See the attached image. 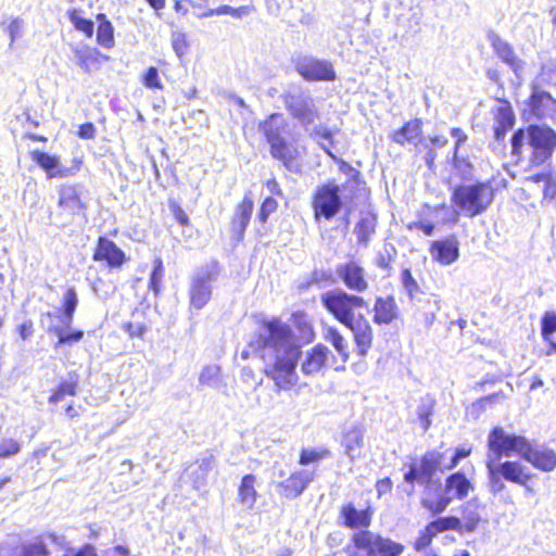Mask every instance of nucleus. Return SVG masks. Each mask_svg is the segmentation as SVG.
Segmentation results:
<instances>
[{
    "label": "nucleus",
    "mask_w": 556,
    "mask_h": 556,
    "mask_svg": "<svg viewBox=\"0 0 556 556\" xmlns=\"http://www.w3.org/2000/svg\"><path fill=\"white\" fill-rule=\"evenodd\" d=\"M249 349L241 352V358L248 359L251 352L260 357L264 374L277 389L290 390L298 383L302 351L290 325L278 317L263 319Z\"/></svg>",
    "instance_id": "f257e3e1"
},
{
    "label": "nucleus",
    "mask_w": 556,
    "mask_h": 556,
    "mask_svg": "<svg viewBox=\"0 0 556 556\" xmlns=\"http://www.w3.org/2000/svg\"><path fill=\"white\" fill-rule=\"evenodd\" d=\"M258 129L269 144L270 155L282 162L288 169H293V162L301 151L296 144L287 140L291 135L287 118L282 114L273 113L260 123Z\"/></svg>",
    "instance_id": "f03ea898"
},
{
    "label": "nucleus",
    "mask_w": 556,
    "mask_h": 556,
    "mask_svg": "<svg viewBox=\"0 0 556 556\" xmlns=\"http://www.w3.org/2000/svg\"><path fill=\"white\" fill-rule=\"evenodd\" d=\"M404 546L369 530H359L345 546L346 556H401Z\"/></svg>",
    "instance_id": "7ed1b4c3"
},
{
    "label": "nucleus",
    "mask_w": 556,
    "mask_h": 556,
    "mask_svg": "<svg viewBox=\"0 0 556 556\" xmlns=\"http://www.w3.org/2000/svg\"><path fill=\"white\" fill-rule=\"evenodd\" d=\"M494 200V190L488 182L459 185L454 188L452 202L468 217L482 214Z\"/></svg>",
    "instance_id": "20e7f679"
},
{
    "label": "nucleus",
    "mask_w": 556,
    "mask_h": 556,
    "mask_svg": "<svg viewBox=\"0 0 556 556\" xmlns=\"http://www.w3.org/2000/svg\"><path fill=\"white\" fill-rule=\"evenodd\" d=\"M320 303L343 326L356 319L358 311L368 308V303L363 296L339 288L324 292L320 295Z\"/></svg>",
    "instance_id": "39448f33"
},
{
    "label": "nucleus",
    "mask_w": 556,
    "mask_h": 556,
    "mask_svg": "<svg viewBox=\"0 0 556 556\" xmlns=\"http://www.w3.org/2000/svg\"><path fill=\"white\" fill-rule=\"evenodd\" d=\"M473 490V484L465 476L458 471L450 475L444 482L442 492L437 496H432L430 492H425L421 498V505L429 510L432 515L443 513L454 500L462 501L466 498L470 491Z\"/></svg>",
    "instance_id": "423d86ee"
},
{
    "label": "nucleus",
    "mask_w": 556,
    "mask_h": 556,
    "mask_svg": "<svg viewBox=\"0 0 556 556\" xmlns=\"http://www.w3.org/2000/svg\"><path fill=\"white\" fill-rule=\"evenodd\" d=\"M529 440L523 435L506 432L502 427H495L488 435L489 452L486 459L501 460L502 457L518 455L523 457Z\"/></svg>",
    "instance_id": "0eeeda50"
},
{
    "label": "nucleus",
    "mask_w": 556,
    "mask_h": 556,
    "mask_svg": "<svg viewBox=\"0 0 556 556\" xmlns=\"http://www.w3.org/2000/svg\"><path fill=\"white\" fill-rule=\"evenodd\" d=\"M218 266L212 262L199 267L192 278L189 289L190 308L202 309L212 296V283L218 277Z\"/></svg>",
    "instance_id": "6e6552de"
},
{
    "label": "nucleus",
    "mask_w": 556,
    "mask_h": 556,
    "mask_svg": "<svg viewBox=\"0 0 556 556\" xmlns=\"http://www.w3.org/2000/svg\"><path fill=\"white\" fill-rule=\"evenodd\" d=\"M340 192L341 188L334 180H329L316 188L312 202L316 220L321 217L329 220L339 213L342 207Z\"/></svg>",
    "instance_id": "1a4fd4ad"
},
{
    "label": "nucleus",
    "mask_w": 556,
    "mask_h": 556,
    "mask_svg": "<svg viewBox=\"0 0 556 556\" xmlns=\"http://www.w3.org/2000/svg\"><path fill=\"white\" fill-rule=\"evenodd\" d=\"M528 144L532 149L533 164L540 165L545 163L556 148V132L547 127L540 125H530L527 128Z\"/></svg>",
    "instance_id": "9d476101"
},
{
    "label": "nucleus",
    "mask_w": 556,
    "mask_h": 556,
    "mask_svg": "<svg viewBox=\"0 0 556 556\" xmlns=\"http://www.w3.org/2000/svg\"><path fill=\"white\" fill-rule=\"evenodd\" d=\"M443 454L437 451L426 453L418 465L414 464L405 473L404 479L408 483L417 482L426 485V492H430V486L433 482V477L438 471H443L445 466L442 467Z\"/></svg>",
    "instance_id": "9b49d317"
},
{
    "label": "nucleus",
    "mask_w": 556,
    "mask_h": 556,
    "mask_svg": "<svg viewBox=\"0 0 556 556\" xmlns=\"http://www.w3.org/2000/svg\"><path fill=\"white\" fill-rule=\"evenodd\" d=\"M298 73L306 80H326L336 79V72L331 62L319 60L313 56H304L296 62Z\"/></svg>",
    "instance_id": "f8f14e48"
},
{
    "label": "nucleus",
    "mask_w": 556,
    "mask_h": 556,
    "mask_svg": "<svg viewBox=\"0 0 556 556\" xmlns=\"http://www.w3.org/2000/svg\"><path fill=\"white\" fill-rule=\"evenodd\" d=\"M336 275L349 290L356 293L365 292L369 287L365 269L354 261L337 265Z\"/></svg>",
    "instance_id": "ddd939ff"
},
{
    "label": "nucleus",
    "mask_w": 556,
    "mask_h": 556,
    "mask_svg": "<svg viewBox=\"0 0 556 556\" xmlns=\"http://www.w3.org/2000/svg\"><path fill=\"white\" fill-rule=\"evenodd\" d=\"M59 206L71 215H85L84 188L79 185H63L59 189Z\"/></svg>",
    "instance_id": "4468645a"
},
{
    "label": "nucleus",
    "mask_w": 556,
    "mask_h": 556,
    "mask_svg": "<svg viewBox=\"0 0 556 556\" xmlns=\"http://www.w3.org/2000/svg\"><path fill=\"white\" fill-rule=\"evenodd\" d=\"M352 332L358 355L366 356L372 345L374 332L368 319L359 313L357 318L345 325Z\"/></svg>",
    "instance_id": "2eb2a0df"
},
{
    "label": "nucleus",
    "mask_w": 556,
    "mask_h": 556,
    "mask_svg": "<svg viewBox=\"0 0 556 556\" xmlns=\"http://www.w3.org/2000/svg\"><path fill=\"white\" fill-rule=\"evenodd\" d=\"M488 460L493 463V466L497 469V473H501L503 479L508 482L527 486L532 477L527 467L517 460Z\"/></svg>",
    "instance_id": "dca6fc26"
},
{
    "label": "nucleus",
    "mask_w": 556,
    "mask_h": 556,
    "mask_svg": "<svg viewBox=\"0 0 556 556\" xmlns=\"http://www.w3.org/2000/svg\"><path fill=\"white\" fill-rule=\"evenodd\" d=\"M489 39L497 58L506 63L519 77L523 71L525 62L517 56L513 47L494 33L489 35Z\"/></svg>",
    "instance_id": "f3484780"
},
{
    "label": "nucleus",
    "mask_w": 556,
    "mask_h": 556,
    "mask_svg": "<svg viewBox=\"0 0 556 556\" xmlns=\"http://www.w3.org/2000/svg\"><path fill=\"white\" fill-rule=\"evenodd\" d=\"M313 480L314 471L307 469L294 471L288 479L278 484L279 492L287 498H295L304 492Z\"/></svg>",
    "instance_id": "a211bd4d"
},
{
    "label": "nucleus",
    "mask_w": 556,
    "mask_h": 556,
    "mask_svg": "<svg viewBox=\"0 0 556 556\" xmlns=\"http://www.w3.org/2000/svg\"><path fill=\"white\" fill-rule=\"evenodd\" d=\"M94 261H104L111 268L121 267L125 261V253L110 239L100 237L93 253Z\"/></svg>",
    "instance_id": "6ab92c4d"
},
{
    "label": "nucleus",
    "mask_w": 556,
    "mask_h": 556,
    "mask_svg": "<svg viewBox=\"0 0 556 556\" xmlns=\"http://www.w3.org/2000/svg\"><path fill=\"white\" fill-rule=\"evenodd\" d=\"M522 459L542 471H552L556 467V454L546 447H533L529 442Z\"/></svg>",
    "instance_id": "aec40b11"
},
{
    "label": "nucleus",
    "mask_w": 556,
    "mask_h": 556,
    "mask_svg": "<svg viewBox=\"0 0 556 556\" xmlns=\"http://www.w3.org/2000/svg\"><path fill=\"white\" fill-rule=\"evenodd\" d=\"M432 258L442 265H451L459 256L458 242L455 238L433 241L430 248Z\"/></svg>",
    "instance_id": "412c9836"
},
{
    "label": "nucleus",
    "mask_w": 556,
    "mask_h": 556,
    "mask_svg": "<svg viewBox=\"0 0 556 556\" xmlns=\"http://www.w3.org/2000/svg\"><path fill=\"white\" fill-rule=\"evenodd\" d=\"M287 106L291 115L305 126L314 123L317 117L315 105L308 98L291 97Z\"/></svg>",
    "instance_id": "4be33fe9"
},
{
    "label": "nucleus",
    "mask_w": 556,
    "mask_h": 556,
    "mask_svg": "<svg viewBox=\"0 0 556 556\" xmlns=\"http://www.w3.org/2000/svg\"><path fill=\"white\" fill-rule=\"evenodd\" d=\"M329 350L323 344H317L305 353L301 364V370L305 376L317 375L325 366Z\"/></svg>",
    "instance_id": "5701e85b"
},
{
    "label": "nucleus",
    "mask_w": 556,
    "mask_h": 556,
    "mask_svg": "<svg viewBox=\"0 0 556 556\" xmlns=\"http://www.w3.org/2000/svg\"><path fill=\"white\" fill-rule=\"evenodd\" d=\"M531 110L540 118L556 117V100L548 92L534 90L531 99Z\"/></svg>",
    "instance_id": "b1692460"
},
{
    "label": "nucleus",
    "mask_w": 556,
    "mask_h": 556,
    "mask_svg": "<svg viewBox=\"0 0 556 556\" xmlns=\"http://www.w3.org/2000/svg\"><path fill=\"white\" fill-rule=\"evenodd\" d=\"M214 466V456L212 454H206L188 468V475L194 489L200 490L206 484L207 476L210 471L213 470Z\"/></svg>",
    "instance_id": "393cba45"
},
{
    "label": "nucleus",
    "mask_w": 556,
    "mask_h": 556,
    "mask_svg": "<svg viewBox=\"0 0 556 556\" xmlns=\"http://www.w3.org/2000/svg\"><path fill=\"white\" fill-rule=\"evenodd\" d=\"M364 443V430L358 426L346 429L341 439V445L344 447L345 455L351 462L359 456Z\"/></svg>",
    "instance_id": "a878e982"
},
{
    "label": "nucleus",
    "mask_w": 556,
    "mask_h": 556,
    "mask_svg": "<svg viewBox=\"0 0 556 556\" xmlns=\"http://www.w3.org/2000/svg\"><path fill=\"white\" fill-rule=\"evenodd\" d=\"M253 212V201L249 195H245L240 204H238L235 215L231 220V231L240 239L249 225Z\"/></svg>",
    "instance_id": "bb28decb"
},
{
    "label": "nucleus",
    "mask_w": 556,
    "mask_h": 556,
    "mask_svg": "<svg viewBox=\"0 0 556 556\" xmlns=\"http://www.w3.org/2000/svg\"><path fill=\"white\" fill-rule=\"evenodd\" d=\"M374 323L377 325H388L396 318V303L394 298H377L374 304Z\"/></svg>",
    "instance_id": "cd10ccee"
},
{
    "label": "nucleus",
    "mask_w": 556,
    "mask_h": 556,
    "mask_svg": "<svg viewBox=\"0 0 556 556\" xmlns=\"http://www.w3.org/2000/svg\"><path fill=\"white\" fill-rule=\"evenodd\" d=\"M257 479L254 475H245L238 488V502L245 508L252 509L257 501L258 494L255 489Z\"/></svg>",
    "instance_id": "c85d7f7f"
},
{
    "label": "nucleus",
    "mask_w": 556,
    "mask_h": 556,
    "mask_svg": "<svg viewBox=\"0 0 556 556\" xmlns=\"http://www.w3.org/2000/svg\"><path fill=\"white\" fill-rule=\"evenodd\" d=\"M421 136V121L416 118L404 124L402 128L394 131L392 140L400 146L406 143L417 144Z\"/></svg>",
    "instance_id": "c756f323"
},
{
    "label": "nucleus",
    "mask_w": 556,
    "mask_h": 556,
    "mask_svg": "<svg viewBox=\"0 0 556 556\" xmlns=\"http://www.w3.org/2000/svg\"><path fill=\"white\" fill-rule=\"evenodd\" d=\"M462 529L464 533H472L480 521V505L477 500H470L462 506Z\"/></svg>",
    "instance_id": "7c9ffc66"
},
{
    "label": "nucleus",
    "mask_w": 556,
    "mask_h": 556,
    "mask_svg": "<svg viewBox=\"0 0 556 556\" xmlns=\"http://www.w3.org/2000/svg\"><path fill=\"white\" fill-rule=\"evenodd\" d=\"M377 219L374 215L366 214L361 217L355 226V235L358 244L367 247L371 236L376 231Z\"/></svg>",
    "instance_id": "2f4dec72"
},
{
    "label": "nucleus",
    "mask_w": 556,
    "mask_h": 556,
    "mask_svg": "<svg viewBox=\"0 0 556 556\" xmlns=\"http://www.w3.org/2000/svg\"><path fill=\"white\" fill-rule=\"evenodd\" d=\"M342 517L344 525L350 528L368 527L370 525V516L365 510H357L352 504L342 508Z\"/></svg>",
    "instance_id": "473e14b6"
},
{
    "label": "nucleus",
    "mask_w": 556,
    "mask_h": 556,
    "mask_svg": "<svg viewBox=\"0 0 556 556\" xmlns=\"http://www.w3.org/2000/svg\"><path fill=\"white\" fill-rule=\"evenodd\" d=\"M324 338L328 341L337 351V353L345 362L349 358V343L348 340L340 333L334 327H327L325 329Z\"/></svg>",
    "instance_id": "72a5a7b5"
},
{
    "label": "nucleus",
    "mask_w": 556,
    "mask_h": 556,
    "mask_svg": "<svg viewBox=\"0 0 556 556\" xmlns=\"http://www.w3.org/2000/svg\"><path fill=\"white\" fill-rule=\"evenodd\" d=\"M434 406L435 401L429 395L421 397L417 406V418L424 432H426L431 426L430 417L433 414Z\"/></svg>",
    "instance_id": "f704fd0d"
},
{
    "label": "nucleus",
    "mask_w": 556,
    "mask_h": 556,
    "mask_svg": "<svg viewBox=\"0 0 556 556\" xmlns=\"http://www.w3.org/2000/svg\"><path fill=\"white\" fill-rule=\"evenodd\" d=\"M253 10V7L250 5H241L239 8H232L230 5L224 4L216 9H210L205 12H203L200 16L202 17H208L213 15H231L236 18H242L244 16H248Z\"/></svg>",
    "instance_id": "c9c22d12"
},
{
    "label": "nucleus",
    "mask_w": 556,
    "mask_h": 556,
    "mask_svg": "<svg viewBox=\"0 0 556 556\" xmlns=\"http://www.w3.org/2000/svg\"><path fill=\"white\" fill-rule=\"evenodd\" d=\"M100 21L97 30V41L104 48H112L114 45L113 26L103 14L98 15Z\"/></svg>",
    "instance_id": "e433bc0d"
},
{
    "label": "nucleus",
    "mask_w": 556,
    "mask_h": 556,
    "mask_svg": "<svg viewBox=\"0 0 556 556\" xmlns=\"http://www.w3.org/2000/svg\"><path fill=\"white\" fill-rule=\"evenodd\" d=\"M331 456L332 453L327 447L303 448L300 453L299 464L302 466H307L313 463L328 459Z\"/></svg>",
    "instance_id": "4c0bfd02"
},
{
    "label": "nucleus",
    "mask_w": 556,
    "mask_h": 556,
    "mask_svg": "<svg viewBox=\"0 0 556 556\" xmlns=\"http://www.w3.org/2000/svg\"><path fill=\"white\" fill-rule=\"evenodd\" d=\"M430 523L431 529L434 530L437 534L447 530H455L458 533H464L462 529V520L455 516L441 517L431 521Z\"/></svg>",
    "instance_id": "58836bf2"
},
{
    "label": "nucleus",
    "mask_w": 556,
    "mask_h": 556,
    "mask_svg": "<svg viewBox=\"0 0 556 556\" xmlns=\"http://www.w3.org/2000/svg\"><path fill=\"white\" fill-rule=\"evenodd\" d=\"M199 383L210 388H218L220 384V368L216 365L205 366L200 374Z\"/></svg>",
    "instance_id": "ea45409f"
},
{
    "label": "nucleus",
    "mask_w": 556,
    "mask_h": 556,
    "mask_svg": "<svg viewBox=\"0 0 556 556\" xmlns=\"http://www.w3.org/2000/svg\"><path fill=\"white\" fill-rule=\"evenodd\" d=\"M486 469H488V481L490 492L493 494H498L505 490L506 485L504 483L503 476L497 473V469L493 466L492 462L486 459Z\"/></svg>",
    "instance_id": "a19ab883"
},
{
    "label": "nucleus",
    "mask_w": 556,
    "mask_h": 556,
    "mask_svg": "<svg viewBox=\"0 0 556 556\" xmlns=\"http://www.w3.org/2000/svg\"><path fill=\"white\" fill-rule=\"evenodd\" d=\"M77 383L72 381L62 382L58 389L49 397L50 404H56L64 400L66 395L74 396L76 394Z\"/></svg>",
    "instance_id": "79ce46f5"
},
{
    "label": "nucleus",
    "mask_w": 556,
    "mask_h": 556,
    "mask_svg": "<svg viewBox=\"0 0 556 556\" xmlns=\"http://www.w3.org/2000/svg\"><path fill=\"white\" fill-rule=\"evenodd\" d=\"M31 155L33 161L36 162L41 168L47 170L48 174L50 172H54L58 167L59 159L56 156L41 151H34Z\"/></svg>",
    "instance_id": "37998d69"
},
{
    "label": "nucleus",
    "mask_w": 556,
    "mask_h": 556,
    "mask_svg": "<svg viewBox=\"0 0 556 556\" xmlns=\"http://www.w3.org/2000/svg\"><path fill=\"white\" fill-rule=\"evenodd\" d=\"M70 21L79 31L86 34L87 37H91L93 34V23L80 15V12L73 10L70 12Z\"/></svg>",
    "instance_id": "c03bdc74"
},
{
    "label": "nucleus",
    "mask_w": 556,
    "mask_h": 556,
    "mask_svg": "<svg viewBox=\"0 0 556 556\" xmlns=\"http://www.w3.org/2000/svg\"><path fill=\"white\" fill-rule=\"evenodd\" d=\"M556 332V313L548 311L541 320V336L544 340H549L553 333Z\"/></svg>",
    "instance_id": "a18cd8bd"
},
{
    "label": "nucleus",
    "mask_w": 556,
    "mask_h": 556,
    "mask_svg": "<svg viewBox=\"0 0 556 556\" xmlns=\"http://www.w3.org/2000/svg\"><path fill=\"white\" fill-rule=\"evenodd\" d=\"M401 282L409 299L413 300L419 292V285L408 268L402 270Z\"/></svg>",
    "instance_id": "49530a36"
},
{
    "label": "nucleus",
    "mask_w": 556,
    "mask_h": 556,
    "mask_svg": "<svg viewBox=\"0 0 556 556\" xmlns=\"http://www.w3.org/2000/svg\"><path fill=\"white\" fill-rule=\"evenodd\" d=\"M78 299L77 294L74 288H68L64 294V315L65 317H68L70 319H73L74 312L77 307Z\"/></svg>",
    "instance_id": "de8ad7c7"
},
{
    "label": "nucleus",
    "mask_w": 556,
    "mask_h": 556,
    "mask_svg": "<svg viewBox=\"0 0 556 556\" xmlns=\"http://www.w3.org/2000/svg\"><path fill=\"white\" fill-rule=\"evenodd\" d=\"M453 165L454 169L462 176V178L468 179L471 176V163L466 157L459 156L458 153L456 154V152H454Z\"/></svg>",
    "instance_id": "09e8293b"
},
{
    "label": "nucleus",
    "mask_w": 556,
    "mask_h": 556,
    "mask_svg": "<svg viewBox=\"0 0 556 556\" xmlns=\"http://www.w3.org/2000/svg\"><path fill=\"white\" fill-rule=\"evenodd\" d=\"M438 534L434 530L431 529V523H429L420 533L419 536L415 541V548L417 551H422L427 548L431 542L432 539L435 538Z\"/></svg>",
    "instance_id": "8fccbe9b"
},
{
    "label": "nucleus",
    "mask_w": 556,
    "mask_h": 556,
    "mask_svg": "<svg viewBox=\"0 0 556 556\" xmlns=\"http://www.w3.org/2000/svg\"><path fill=\"white\" fill-rule=\"evenodd\" d=\"M80 162L74 160L71 166H62L58 163V167L54 172L49 173V178H65L75 175L79 170Z\"/></svg>",
    "instance_id": "3c124183"
},
{
    "label": "nucleus",
    "mask_w": 556,
    "mask_h": 556,
    "mask_svg": "<svg viewBox=\"0 0 556 556\" xmlns=\"http://www.w3.org/2000/svg\"><path fill=\"white\" fill-rule=\"evenodd\" d=\"M20 452V443L13 439H0V457H9Z\"/></svg>",
    "instance_id": "603ef678"
},
{
    "label": "nucleus",
    "mask_w": 556,
    "mask_h": 556,
    "mask_svg": "<svg viewBox=\"0 0 556 556\" xmlns=\"http://www.w3.org/2000/svg\"><path fill=\"white\" fill-rule=\"evenodd\" d=\"M170 40L173 50L178 58H181L186 53L188 47L186 35L180 31H174Z\"/></svg>",
    "instance_id": "864d4df0"
},
{
    "label": "nucleus",
    "mask_w": 556,
    "mask_h": 556,
    "mask_svg": "<svg viewBox=\"0 0 556 556\" xmlns=\"http://www.w3.org/2000/svg\"><path fill=\"white\" fill-rule=\"evenodd\" d=\"M163 278V265L162 261L157 260L155 261L154 268L150 276V289L153 290L155 294L160 292L161 281Z\"/></svg>",
    "instance_id": "5fc2aeb1"
},
{
    "label": "nucleus",
    "mask_w": 556,
    "mask_h": 556,
    "mask_svg": "<svg viewBox=\"0 0 556 556\" xmlns=\"http://www.w3.org/2000/svg\"><path fill=\"white\" fill-rule=\"evenodd\" d=\"M48 554L45 543L41 540H37L23 547L22 556H48Z\"/></svg>",
    "instance_id": "6e6d98bb"
},
{
    "label": "nucleus",
    "mask_w": 556,
    "mask_h": 556,
    "mask_svg": "<svg viewBox=\"0 0 556 556\" xmlns=\"http://www.w3.org/2000/svg\"><path fill=\"white\" fill-rule=\"evenodd\" d=\"M278 207V203L271 197H268L264 200L261 205V210L258 213V219L261 223H266L268 216L274 213Z\"/></svg>",
    "instance_id": "4d7b16f0"
},
{
    "label": "nucleus",
    "mask_w": 556,
    "mask_h": 556,
    "mask_svg": "<svg viewBox=\"0 0 556 556\" xmlns=\"http://www.w3.org/2000/svg\"><path fill=\"white\" fill-rule=\"evenodd\" d=\"M528 141L527 130L518 129L511 137V153L513 155L519 156L525 141Z\"/></svg>",
    "instance_id": "13d9d810"
},
{
    "label": "nucleus",
    "mask_w": 556,
    "mask_h": 556,
    "mask_svg": "<svg viewBox=\"0 0 556 556\" xmlns=\"http://www.w3.org/2000/svg\"><path fill=\"white\" fill-rule=\"evenodd\" d=\"M143 84L148 88H156V89L163 88V85L159 77L157 68H155L153 66L149 67V70L147 71V73L143 77Z\"/></svg>",
    "instance_id": "bf43d9fd"
},
{
    "label": "nucleus",
    "mask_w": 556,
    "mask_h": 556,
    "mask_svg": "<svg viewBox=\"0 0 556 556\" xmlns=\"http://www.w3.org/2000/svg\"><path fill=\"white\" fill-rule=\"evenodd\" d=\"M8 33L10 36V47H12L14 41L22 37L23 22L18 18L13 20L8 26Z\"/></svg>",
    "instance_id": "052dcab7"
},
{
    "label": "nucleus",
    "mask_w": 556,
    "mask_h": 556,
    "mask_svg": "<svg viewBox=\"0 0 556 556\" xmlns=\"http://www.w3.org/2000/svg\"><path fill=\"white\" fill-rule=\"evenodd\" d=\"M83 337H84V331H81V330H76L71 333H65L64 336H61V339L58 340L54 348L58 349L63 344H72V343L79 342L83 339Z\"/></svg>",
    "instance_id": "680f3d73"
},
{
    "label": "nucleus",
    "mask_w": 556,
    "mask_h": 556,
    "mask_svg": "<svg viewBox=\"0 0 556 556\" xmlns=\"http://www.w3.org/2000/svg\"><path fill=\"white\" fill-rule=\"evenodd\" d=\"M123 329L125 332L128 333V336L130 338H135V337L141 338L144 334L147 327L142 324L135 325L132 323H126L123 326Z\"/></svg>",
    "instance_id": "e2e57ef3"
},
{
    "label": "nucleus",
    "mask_w": 556,
    "mask_h": 556,
    "mask_svg": "<svg viewBox=\"0 0 556 556\" xmlns=\"http://www.w3.org/2000/svg\"><path fill=\"white\" fill-rule=\"evenodd\" d=\"M170 211L173 213L174 218L181 225L187 226L189 224V217L186 212L177 204L170 203Z\"/></svg>",
    "instance_id": "0e129e2a"
},
{
    "label": "nucleus",
    "mask_w": 556,
    "mask_h": 556,
    "mask_svg": "<svg viewBox=\"0 0 556 556\" xmlns=\"http://www.w3.org/2000/svg\"><path fill=\"white\" fill-rule=\"evenodd\" d=\"M78 65L86 72H90L89 61L96 60L92 52L76 51Z\"/></svg>",
    "instance_id": "69168bd1"
},
{
    "label": "nucleus",
    "mask_w": 556,
    "mask_h": 556,
    "mask_svg": "<svg viewBox=\"0 0 556 556\" xmlns=\"http://www.w3.org/2000/svg\"><path fill=\"white\" fill-rule=\"evenodd\" d=\"M451 136L456 140L454 152L457 154L460 146L464 144L468 139L467 134L462 128L454 127L451 130Z\"/></svg>",
    "instance_id": "338daca9"
},
{
    "label": "nucleus",
    "mask_w": 556,
    "mask_h": 556,
    "mask_svg": "<svg viewBox=\"0 0 556 556\" xmlns=\"http://www.w3.org/2000/svg\"><path fill=\"white\" fill-rule=\"evenodd\" d=\"M17 332L22 340H28L34 334V324L31 320H25L17 327Z\"/></svg>",
    "instance_id": "774afa93"
}]
</instances>
